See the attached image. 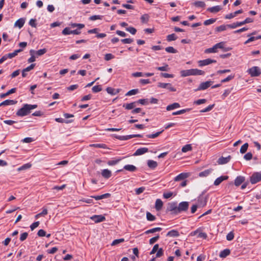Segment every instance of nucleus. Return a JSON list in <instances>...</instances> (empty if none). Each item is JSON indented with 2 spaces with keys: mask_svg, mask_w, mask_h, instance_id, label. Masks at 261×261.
<instances>
[{
  "mask_svg": "<svg viewBox=\"0 0 261 261\" xmlns=\"http://www.w3.org/2000/svg\"><path fill=\"white\" fill-rule=\"evenodd\" d=\"M230 155H228L227 157L226 158L222 156L218 160L217 163L219 165L225 164L227 163L230 161Z\"/></svg>",
  "mask_w": 261,
  "mask_h": 261,
  "instance_id": "nucleus-13",
  "label": "nucleus"
},
{
  "mask_svg": "<svg viewBox=\"0 0 261 261\" xmlns=\"http://www.w3.org/2000/svg\"><path fill=\"white\" fill-rule=\"evenodd\" d=\"M147 219L148 221H154L155 219V216L152 215L150 213L147 212L146 214Z\"/></svg>",
  "mask_w": 261,
  "mask_h": 261,
  "instance_id": "nucleus-54",
  "label": "nucleus"
},
{
  "mask_svg": "<svg viewBox=\"0 0 261 261\" xmlns=\"http://www.w3.org/2000/svg\"><path fill=\"white\" fill-rule=\"evenodd\" d=\"M16 102L17 101L15 100L7 99L3 101L2 105H4V106L13 105L16 104Z\"/></svg>",
  "mask_w": 261,
  "mask_h": 261,
  "instance_id": "nucleus-34",
  "label": "nucleus"
},
{
  "mask_svg": "<svg viewBox=\"0 0 261 261\" xmlns=\"http://www.w3.org/2000/svg\"><path fill=\"white\" fill-rule=\"evenodd\" d=\"M55 120L56 121L58 122H60V123H71L72 122V120H65L64 119L62 118H56L55 119Z\"/></svg>",
  "mask_w": 261,
  "mask_h": 261,
  "instance_id": "nucleus-51",
  "label": "nucleus"
},
{
  "mask_svg": "<svg viewBox=\"0 0 261 261\" xmlns=\"http://www.w3.org/2000/svg\"><path fill=\"white\" fill-rule=\"evenodd\" d=\"M35 53V50H34L33 49H31L30 50V54L31 56V57L28 60L29 63H32L35 61L36 59H35V57L34 55Z\"/></svg>",
  "mask_w": 261,
  "mask_h": 261,
  "instance_id": "nucleus-31",
  "label": "nucleus"
},
{
  "mask_svg": "<svg viewBox=\"0 0 261 261\" xmlns=\"http://www.w3.org/2000/svg\"><path fill=\"white\" fill-rule=\"evenodd\" d=\"M213 83V81H209L200 83L199 87L195 91L204 90L210 87Z\"/></svg>",
  "mask_w": 261,
  "mask_h": 261,
  "instance_id": "nucleus-8",
  "label": "nucleus"
},
{
  "mask_svg": "<svg viewBox=\"0 0 261 261\" xmlns=\"http://www.w3.org/2000/svg\"><path fill=\"white\" fill-rule=\"evenodd\" d=\"M31 166H32L31 164L27 163V164H24L22 166L18 168L17 170L19 171H21V170H25V169L31 168Z\"/></svg>",
  "mask_w": 261,
  "mask_h": 261,
  "instance_id": "nucleus-40",
  "label": "nucleus"
},
{
  "mask_svg": "<svg viewBox=\"0 0 261 261\" xmlns=\"http://www.w3.org/2000/svg\"><path fill=\"white\" fill-rule=\"evenodd\" d=\"M148 151V149L146 147H143L138 149L134 153V155L138 156L142 155Z\"/></svg>",
  "mask_w": 261,
  "mask_h": 261,
  "instance_id": "nucleus-12",
  "label": "nucleus"
},
{
  "mask_svg": "<svg viewBox=\"0 0 261 261\" xmlns=\"http://www.w3.org/2000/svg\"><path fill=\"white\" fill-rule=\"evenodd\" d=\"M149 19V16L148 14H144L141 17V20L142 22L146 23Z\"/></svg>",
  "mask_w": 261,
  "mask_h": 261,
  "instance_id": "nucleus-53",
  "label": "nucleus"
},
{
  "mask_svg": "<svg viewBox=\"0 0 261 261\" xmlns=\"http://www.w3.org/2000/svg\"><path fill=\"white\" fill-rule=\"evenodd\" d=\"M165 50L169 53L175 54L177 53V50L172 46L166 47Z\"/></svg>",
  "mask_w": 261,
  "mask_h": 261,
  "instance_id": "nucleus-42",
  "label": "nucleus"
},
{
  "mask_svg": "<svg viewBox=\"0 0 261 261\" xmlns=\"http://www.w3.org/2000/svg\"><path fill=\"white\" fill-rule=\"evenodd\" d=\"M158 86L160 88H167L171 92H175L176 90V89L172 87V85L170 83H159Z\"/></svg>",
  "mask_w": 261,
  "mask_h": 261,
  "instance_id": "nucleus-10",
  "label": "nucleus"
},
{
  "mask_svg": "<svg viewBox=\"0 0 261 261\" xmlns=\"http://www.w3.org/2000/svg\"><path fill=\"white\" fill-rule=\"evenodd\" d=\"M111 194L110 193H106L101 195L92 196L91 197L94 198L96 200H98L103 198H109Z\"/></svg>",
  "mask_w": 261,
  "mask_h": 261,
  "instance_id": "nucleus-19",
  "label": "nucleus"
},
{
  "mask_svg": "<svg viewBox=\"0 0 261 261\" xmlns=\"http://www.w3.org/2000/svg\"><path fill=\"white\" fill-rule=\"evenodd\" d=\"M24 22H25L24 19L20 18L15 22L14 26L15 27H17L19 29H20L23 26Z\"/></svg>",
  "mask_w": 261,
  "mask_h": 261,
  "instance_id": "nucleus-20",
  "label": "nucleus"
},
{
  "mask_svg": "<svg viewBox=\"0 0 261 261\" xmlns=\"http://www.w3.org/2000/svg\"><path fill=\"white\" fill-rule=\"evenodd\" d=\"M47 50L46 48L41 49L37 51H35V54H36L38 56H40L46 53Z\"/></svg>",
  "mask_w": 261,
  "mask_h": 261,
  "instance_id": "nucleus-45",
  "label": "nucleus"
},
{
  "mask_svg": "<svg viewBox=\"0 0 261 261\" xmlns=\"http://www.w3.org/2000/svg\"><path fill=\"white\" fill-rule=\"evenodd\" d=\"M214 106H215L214 104L210 105L207 107L205 108L204 109L201 110L200 112L201 113H205V112H209L212 110V109L214 107Z\"/></svg>",
  "mask_w": 261,
  "mask_h": 261,
  "instance_id": "nucleus-52",
  "label": "nucleus"
},
{
  "mask_svg": "<svg viewBox=\"0 0 261 261\" xmlns=\"http://www.w3.org/2000/svg\"><path fill=\"white\" fill-rule=\"evenodd\" d=\"M137 102L143 105H146L148 103V99H140Z\"/></svg>",
  "mask_w": 261,
  "mask_h": 261,
  "instance_id": "nucleus-62",
  "label": "nucleus"
},
{
  "mask_svg": "<svg viewBox=\"0 0 261 261\" xmlns=\"http://www.w3.org/2000/svg\"><path fill=\"white\" fill-rule=\"evenodd\" d=\"M103 16L101 15H93L90 17L89 19L92 21L95 20L96 19H101Z\"/></svg>",
  "mask_w": 261,
  "mask_h": 261,
  "instance_id": "nucleus-59",
  "label": "nucleus"
},
{
  "mask_svg": "<svg viewBox=\"0 0 261 261\" xmlns=\"http://www.w3.org/2000/svg\"><path fill=\"white\" fill-rule=\"evenodd\" d=\"M192 149V147L191 144H187L182 147L181 151L183 152H186L188 151H191Z\"/></svg>",
  "mask_w": 261,
  "mask_h": 261,
  "instance_id": "nucleus-36",
  "label": "nucleus"
},
{
  "mask_svg": "<svg viewBox=\"0 0 261 261\" xmlns=\"http://www.w3.org/2000/svg\"><path fill=\"white\" fill-rule=\"evenodd\" d=\"M159 238H160L159 235H157L156 236L151 238L149 240V244L150 245L154 244L155 242H156L158 241V240L159 239Z\"/></svg>",
  "mask_w": 261,
  "mask_h": 261,
  "instance_id": "nucleus-60",
  "label": "nucleus"
},
{
  "mask_svg": "<svg viewBox=\"0 0 261 261\" xmlns=\"http://www.w3.org/2000/svg\"><path fill=\"white\" fill-rule=\"evenodd\" d=\"M90 147H93L96 148H106L107 145L105 144H91L89 145Z\"/></svg>",
  "mask_w": 261,
  "mask_h": 261,
  "instance_id": "nucleus-41",
  "label": "nucleus"
},
{
  "mask_svg": "<svg viewBox=\"0 0 261 261\" xmlns=\"http://www.w3.org/2000/svg\"><path fill=\"white\" fill-rule=\"evenodd\" d=\"M230 250L228 249H225L220 252V253L219 254V256L221 258H225L227 256L229 255L230 254Z\"/></svg>",
  "mask_w": 261,
  "mask_h": 261,
  "instance_id": "nucleus-25",
  "label": "nucleus"
},
{
  "mask_svg": "<svg viewBox=\"0 0 261 261\" xmlns=\"http://www.w3.org/2000/svg\"><path fill=\"white\" fill-rule=\"evenodd\" d=\"M189 176V174L188 173H182L176 176L175 178V181H179L181 180H183L186 178H187Z\"/></svg>",
  "mask_w": 261,
  "mask_h": 261,
  "instance_id": "nucleus-17",
  "label": "nucleus"
},
{
  "mask_svg": "<svg viewBox=\"0 0 261 261\" xmlns=\"http://www.w3.org/2000/svg\"><path fill=\"white\" fill-rule=\"evenodd\" d=\"M16 88H12L11 90H9L6 93L1 94L0 95V97L1 98H3L11 94L15 93L16 92Z\"/></svg>",
  "mask_w": 261,
  "mask_h": 261,
  "instance_id": "nucleus-26",
  "label": "nucleus"
},
{
  "mask_svg": "<svg viewBox=\"0 0 261 261\" xmlns=\"http://www.w3.org/2000/svg\"><path fill=\"white\" fill-rule=\"evenodd\" d=\"M90 219L95 223L101 222L106 220L105 217L102 215H94L91 217Z\"/></svg>",
  "mask_w": 261,
  "mask_h": 261,
  "instance_id": "nucleus-11",
  "label": "nucleus"
},
{
  "mask_svg": "<svg viewBox=\"0 0 261 261\" xmlns=\"http://www.w3.org/2000/svg\"><path fill=\"white\" fill-rule=\"evenodd\" d=\"M243 13V10L242 9L236 11L233 13H231L226 15L225 17L226 19H231L234 17H236L238 14H241Z\"/></svg>",
  "mask_w": 261,
  "mask_h": 261,
  "instance_id": "nucleus-16",
  "label": "nucleus"
},
{
  "mask_svg": "<svg viewBox=\"0 0 261 261\" xmlns=\"http://www.w3.org/2000/svg\"><path fill=\"white\" fill-rule=\"evenodd\" d=\"M124 241V239H116L113 241L112 243L111 244L112 246L116 245L119 243H122Z\"/></svg>",
  "mask_w": 261,
  "mask_h": 261,
  "instance_id": "nucleus-55",
  "label": "nucleus"
},
{
  "mask_svg": "<svg viewBox=\"0 0 261 261\" xmlns=\"http://www.w3.org/2000/svg\"><path fill=\"white\" fill-rule=\"evenodd\" d=\"M177 38V37L175 34H170L167 36V40L168 42L175 40Z\"/></svg>",
  "mask_w": 261,
  "mask_h": 261,
  "instance_id": "nucleus-38",
  "label": "nucleus"
},
{
  "mask_svg": "<svg viewBox=\"0 0 261 261\" xmlns=\"http://www.w3.org/2000/svg\"><path fill=\"white\" fill-rule=\"evenodd\" d=\"M113 58H114V56L112 54H107L105 55V59L106 61H109Z\"/></svg>",
  "mask_w": 261,
  "mask_h": 261,
  "instance_id": "nucleus-64",
  "label": "nucleus"
},
{
  "mask_svg": "<svg viewBox=\"0 0 261 261\" xmlns=\"http://www.w3.org/2000/svg\"><path fill=\"white\" fill-rule=\"evenodd\" d=\"M216 61L215 60H213L211 59H206L203 60H200L198 62V66L200 67L208 65L209 64H211L212 63H216Z\"/></svg>",
  "mask_w": 261,
  "mask_h": 261,
  "instance_id": "nucleus-9",
  "label": "nucleus"
},
{
  "mask_svg": "<svg viewBox=\"0 0 261 261\" xmlns=\"http://www.w3.org/2000/svg\"><path fill=\"white\" fill-rule=\"evenodd\" d=\"M123 168L125 170L130 172H134L137 170L136 167L132 165H126L124 166Z\"/></svg>",
  "mask_w": 261,
  "mask_h": 261,
  "instance_id": "nucleus-29",
  "label": "nucleus"
},
{
  "mask_svg": "<svg viewBox=\"0 0 261 261\" xmlns=\"http://www.w3.org/2000/svg\"><path fill=\"white\" fill-rule=\"evenodd\" d=\"M47 213H48L47 210L45 208H44L41 213H40L35 216V218L36 219H38L39 217H40L41 216H44L45 215H46L47 214Z\"/></svg>",
  "mask_w": 261,
  "mask_h": 261,
  "instance_id": "nucleus-43",
  "label": "nucleus"
},
{
  "mask_svg": "<svg viewBox=\"0 0 261 261\" xmlns=\"http://www.w3.org/2000/svg\"><path fill=\"white\" fill-rule=\"evenodd\" d=\"M167 211L171 212V214L177 215V204L176 202L169 203Z\"/></svg>",
  "mask_w": 261,
  "mask_h": 261,
  "instance_id": "nucleus-6",
  "label": "nucleus"
},
{
  "mask_svg": "<svg viewBox=\"0 0 261 261\" xmlns=\"http://www.w3.org/2000/svg\"><path fill=\"white\" fill-rule=\"evenodd\" d=\"M161 230H162V228H161V227H155V228H153L147 230V231H146L145 232V233L146 234H149L150 233H154L156 231H160Z\"/></svg>",
  "mask_w": 261,
  "mask_h": 261,
  "instance_id": "nucleus-35",
  "label": "nucleus"
},
{
  "mask_svg": "<svg viewBox=\"0 0 261 261\" xmlns=\"http://www.w3.org/2000/svg\"><path fill=\"white\" fill-rule=\"evenodd\" d=\"M139 92V90L138 89H133L130 91H129L128 92H127L125 94L126 96H131L133 95H135L137 93H138Z\"/></svg>",
  "mask_w": 261,
  "mask_h": 261,
  "instance_id": "nucleus-47",
  "label": "nucleus"
},
{
  "mask_svg": "<svg viewBox=\"0 0 261 261\" xmlns=\"http://www.w3.org/2000/svg\"><path fill=\"white\" fill-rule=\"evenodd\" d=\"M245 177L242 176H237L234 180V185L238 187L241 185L245 181Z\"/></svg>",
  "mask_w": 261,
  "mask_h": 261,
  "instance_id": "nucleus-14",
  "label": "nucleus"
},
{
  "mask_svg": "<svg viewBox=\"0 0 261 261\" xmlns=\"http://www.w3.org/2000/svg\"><path fill=\"white\" fill-rule=\"evenodd\" d=\"M120 160H121V159H117L116 160L109 161L108 162V164L110 166L115 165L117 164V163H118L119 162V161H120Z\"/></svg>",
  "mask_w": 261,
  "mask_h": 261,
  "instance_id": "nucleus-56",
  "label": "nucleus"
},
{
  "mask_svg": "<svg viewBox=\"0 0 261 261\" xmlns=\"http://www.w3.org/2000/svg\"><path fill=\"white\" fill-rule=\"evenodd\" d=\"M164 254V250L163 248H160L156 254V257H160L163 255Z\"/></svg>",
  "mask_w": 261,
  "mask_h": 261,
  "instance_id": "nucleus-63",
  "label": "nucleus"
},
{
  "mask_svg": "<svg viewBox=\"0 0 261 261\" xmlns=\"http://www.w3.org/2000/svg\"><path fill=\"white\" fill-rule=\"evenodd\" d=\"M205 53H216L217 52V48L215 47V45L213 46V47L207 48L205 50Z\"/></svg>",
  "mask_w": 261,
  "mask_h": 261,
  "instance_id": "nucleus-50",
  "label": "nucleus"
},
{
  "mask_svg": "<svg viewBox=\"0 0 261 261\" xmlns=\"http://www.w3.org/2000/svg\"><path fill=\"white\" fill-rule=\"evenodd\" d=\"M229 24L227 25H221L220 26H219L217 28H216L215 30L217 32H222L223 31H225L226 30L227 28H229L228 25Z\"/></svg>",
  "mask_w": 261,
  "mask_h": 261,
  "instance_id": "nucleus-37",
  "label": "nucleus"
},
{
  "mask_svg": "<svg viewBox=\"0 0 261 261\" xmlns=\"http://www.w3.org/2000/svg\"><path fill=\"white\" fill-rule=\"evenodd\" d=\"M252 158V154L251 152H248L244 156V159L247 161L250 160Z\"/></svg>",
  "mask_w": 261,
  "mask_h": 261,
  "instance_id": "nucleus-61",
  "label": "nucleus"
},
{
  "mask_svg": "<svg viewBox=\"0 0 261 261\" xmlns=\"http://www.w3.org/2000/svg\"><path fill=\"white\" fill-rule=\"evenodd\" d=\"M163 205V203L161 199H156V200L155 201V207L157 211L161 210V208H162Z\"/></svg>",
  "mask_w": 261,
  "mask_h": 261,
  "instance_id": "nucleus-27",
  "label": "nucleus"
},
{
  "mask_svg": "<svg viewBox=\"0 0 261 261\" xmlns=\"http://www.w3.org/2000/svg\"><path fill=\"white\" fill-rule=\"evenodd\" d=\"M101 175L103 177L109 178L111 176L112 173L110 170L108 169H104L101 172Z\"/></svg>",
  "mask_w": 261,
  "mask_h": 261,
  "instance_id": "nucleus-24",
  "label": "nucleus"
},
{
  "mask_svg": "<svg viewBox=\"0 0 261 261\" xmlns=\"http://www.w3.org/2000/svg\"><path fill=\"white\" fill-rule=\"evenodd\" d=\"M247 72L251 77L258 76L261 74V69L257 66H253L248 69Z\"/></svg>",
  "mask_w": 261,
  "mask_h": 261,
  "instance_id": "nucleus-3",
  "label": "nucleus"
},
{
  "mask_svg": "<svg viewBox=\"0 0 261 261\" xmlns=\"http://www.w3.org/2000/svg\"><path fill=\"white\" fill-rule=\"evenodd\" d=\"M92 90L94 93H97L102 90L101 86L100 85L94 86L92 87Z\"/></svg>",
  "mask_w": 261,
  "mask_h": 261,
  "instance_id": "nucleus-46",
  "label": "nucleus"
},
{
  "mask_svg": "<svg viewBox=\"0 0 261 261\" xmlns=\"http://www.w3.org/2000/svg\"><path fill=\"white\" fill-rule=\"evenodd\" d=\"M180 107V105L179 103H177V102H174L172 104H171V105H168L167 107H166V110L167 111H171L172 110H173V109H177V108H178Z\"/></svg>",
  "mask_w": 261,
  "mask_h": 261,
  "instance_id": "nucleus-21",
  "label": "nucleus"
},
{
  "mask_svg": "<svg viewBox=\"0 0 261 261\" xmlns=\"http://www.w3.org/2000/svg\"><path fill=\"white\" fill-rule=\"evenodd\" d=\"M189 206V202L187 201H183L180 202L177 205V213L178 214L182 212H186L188 211Z\"/></svg>",
  "mask_w": 261,
  "mask_h": 261,
  "instance_id": "nucleus-4",
  "label": "nucleus"
},
{
  "mask_svg": "<svg viewBox=\"0 0 261 261\" xmlns=\"http://www.w3.org/2000/svg\"><path fill=\"white\" fill-rule=\"evenodd\" d=\"M228 178V176H221L217 178L214 181L215 186L219 185L223 180H226Z\"/></svg>",
  "mask_w": 261,
  "mask_h": 261,
  "instance_id": "nucleus-15",
  "label": "nucleus"
},
{
  "mask_svg": "<svg viewBox=\"0 0 261 261\" xmlns=\"http://www.w3.org/2000/svg\"><path fill=\"white\" fill-rule=\"evenodd\" d=\"M30 113L27 104L24 105V106L18 110L16 113V115L18 116H26Z\"/></svg>",
  "mask_w": 261,
  "mask_h": 261,
  "instance_id": "nucleus-5",
  "label": "nucleus"
},
{
  "mask_svg": "<svg viewBox=\"0 0 261 261\" xmlns=\"http://www.w3.org/2000/svg\"><path fill=\"white\" fill-rule=\"evenodd\" d=\"M222 7L220 6H216L214 7L208 8L207 10L211 13H217L222 10Z\"/></svg>",
  "mask_w": 261,
  "mask_h": 261,
  "instance_id": "nucleus-18",
  "label": "nucleus"
},
{
  "mask_svg": "<svg viewBox=\"0 0 261 261\" xmlns=\"http://www.w3.org/2000/svg\"><path fill=\"white\" fill-rule=\"evenodd\" d=\"M62 34L64 35L71 34V30L69 28L66 27L62 31Z\"/></svg>",
  "mask_w": 261,
  "mask_h": 261,
  "instance_id": "nucleus-58",
  "label": "nucleus"
},
{
  "mask_svg": "<svg viewBox=\"0 0 261 261\" xmlns=\"http://www.w3.org/2000/svg\"><path fill=\"white\" fill-rule=\"evenodd\" d=\"M198 201L199 205L201 206H204L206 204V199L205 198H204L203 197H199Z\"/></svg>",
  "mask_w": 261,
  "mask_h": 261,
  "instance_id": "nucleus-33",
  "label": "nucleus"
},
{
  "mask_svg": "<svg viewBox=\"0 0 261 261\" xmlns=\"http://www.w3.org/2000/svg\"><path fill=\"white\" fill-rule=\"evenodd\" d=\"M193 5L196 7L203 8L205 6L204 2L202 1H197L193 3Z\"/></svg>",
  "mask_w": 261,
  "mask_h": 261,
  "instance_id": "nucleus-39",
  "label": "nucleus"
},
{
  "mask_svg": "<svg viewBox=\"0 0 261 261\" xmlns=\"http://www.w3.org/2000/svg\"><path fill=\"white\" fill-rule=\"evenodd\" d=\"M204 73L205 72L204 71L198 69L183 70L180 71L181 76L182 77H186L190 75H204Z\"/></svg>",
  "mask_w": 261,
  "mask_h": 261,
  "instance_id": "nucleus-1",
  "label": "nucleus"
},
{
  "mask_svg": "<svg viewBox=\"0 0 261 261\" xmlns=\"http://www.w3.org/2000/svg\"><path fill=\"white\" fill-rule=\"evenodd\" d=\"M163 131L164 130H162V131L157 132L153 134L147 135H146V137L148 138H155L158 137Z\"/></svg>",
  "mask_w": 261,
  "mask_h": 261,
  "instance_id": "nucleus-48",
  "label": "nucleus"
},
{
  "mask_svg": "<svg viewBox=\"0 0 261 261\" xmlns=\"http://www.w3.org/2000/svg\"><path fill=\"white\" fill-rule=\"evenodd\" d=\"M126 30L128 32H129L130 33H131L133 35H135L136 33L137 30L135 28L133 27H128L126 28Z\"/></svg>",
  "mask_w": 261,
  "mask_h": 261,
  "instance_id": "nucleus-57",
  "label": "nucleus"
},
{
  "mask_svg": "<svg viewBox=\"0 0 261 261\" xmlns=\"http://www.w3.org/2000/svg\"><path fill=\"white\" fill-rule=\"evenodd\" d=\"M213 169H210L204 170V171L201 172L199 174L200 177H204L208 176L212 171Z\"/></svg>",
  "mask_w": 261,
  "mask_h": 261,
  "instance_id": "nucleus-32",
  "label": "nucleus"
},
{
  "mask_svg": "<svg viewBox=\"0 0 261 261\" xmlns=\"http://www.w3.org/2000/svg\"><path fill=\"white\" fill-rule=\"evenodd\" d=\"M137 103V101H135L129 103L124 104L123 107L127 110H131L136 107Z\"/></svg>",
  "mask_w": 261,
  "mask_h": 261,
  "instance_id": "nucleus-23",
  "label": "nucleus"
},
{
  "mask_svg": "<svg viewBox=\"0 0 261 261\" xmlns=\"http://www.w3.org/2000/svg\"><path fill=\"white\" fill-rule=\"evenodd\" d=\"M253 22V19L251 18H247L244 21L241 22H236L232 24H229L228 26L229 28L234 29L238 27L242 26L248 23Z\"/></svg>",
  "mask_w": 261,
  "mask_h": 261,
  "instance_id": "nucleus-2",
  "label": "nucleus"
},
{
  "mask_svg": "<svg viewBox=\"0 0 261 261\" xmlns=\"http://www.w3.org/2000/svg\"><path fill=\"white\" fill-rule=\"evenodd\" d=\"M216 21V19L211 18V19L205 20L203 22V24L205 25H210L211 24L214 23Z\"/></svg>",
  "mask_w": 261,
  "mask_h": 261,
  "instance_id": "nucleus-49",
  "label": "nucleus"
},
{
  "mask_svg": "<svg viewBox=\"0 0 261 261\" xmlns=\"http://www.w3.org/2000/svg\"><path fill=\"white\" fill-rule=\"evenodd\" d=\"M250 182L252 184H255L261 181V173L254 172L250 177Z\"/></svg>",
  "mask_w": 261,
  "mask_h": 261,
  "instance_id": "nucleus-7",
  "label": "nucleus"
},
{
  "mask_svg": "<svg viewBox=\"0 0 261 261\" xmlns=\"http://www.w3.org/2000/svg\"><path fill=\"white\" fill-rule=\"evenodd\" d=\"M166 236L168 237H178L179 236V233L178 231L173 229V230L169 231L167 233Z\"/></svg>",
  "mask_w": 261,
  "mask_h": 261,
  "instance_id": "nucleus-22",
  "label": "nucleus"
},
{
  "mask_svg": "<svg viewBox=\"0 0 261 261\" xmlns=\"http://www.w3.org/2000/svg\"><path fill=\"white\" fill-rule=\"evenodd\" d=\"M248 144L247 143H245L241 147L240 152L241 153H245L248 149Z\"/></svg>",
  "mask_w": 261,
  "mask_h": 261,
  "instance_id": "nucleus-44",
  "label": "nucleus"
},
{
  "mask_svg": "<svg viewBox=\"0 0 261 261\" xmlns=\"http://www.w3.org/2000/svg\"><path fill=\"white\" fill-rule=\"evenodd\" d=\"M22 51V49H18L15 50L13 53H9V54H6V55H7L8 59V58L11 59V58H13V57H15L18 54V53L21 52Z\"/></svg>",
  "mask_w": 261,
  "mask_h": 261,
  "instance_id": "nucleus-28",
  "label": "nucleus"
},
{
  "mask_svg": "<svg viewBox=\"0 0 261 261\" xmlns=\"http://www.w3.org/2000/svg\"><path fill=\"white\" fill-rule=\"evenodd\" d=\"M148 166L151 169H154L157 167L158 164L156 162L153 160H148L147 162Z\"/></svg>",
  "mask_w": 261,
  "mask_h": 261,
  "instance_id": "nucleus-30",
  "label": "nucleus"
}]
</instances>
